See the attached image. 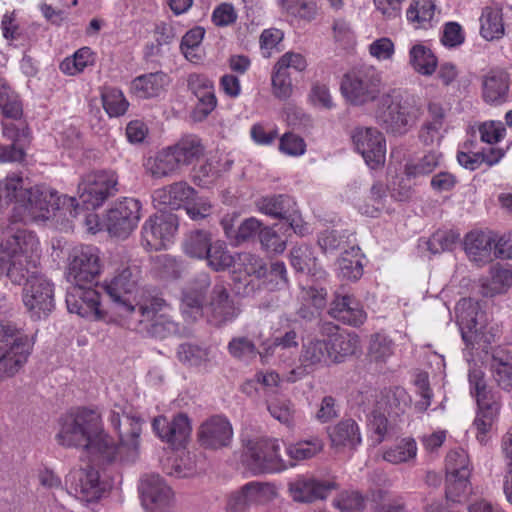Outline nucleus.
<instances>
[{"label":"nucleus","instance_id":"obj_1","mask_svg":"<svg viewBox=\"0 0 512 512\" xmlns=\"http://www.w3.org/2000/svg\"><path fill=\"white\" fill-rule=\"evenodd\" d=\"M108 421L119 434V443L105 432L100 415L81 409L63 415L59 420L56 440L66 448H81L94 461L101 463H133L140 454V435L143 421L132 409L115 404Z\"/></svg>","mask_w":512,"mask_h":512},{"label":"nucleus","instance_id":"obj_2","mask_svg":"<svg viewBox=\"0 0 512 512\" xmlns=\"http://www.w3.org/2000/svg\"><path fill=\"white\" fill-rule=\"evenodd\" d=\"M383 86L381 73L374 66H366L344 74L340 91L352 106L362 107L375 102L377 121L393 133H406L421 115L419 99L397 88L382 93Z\"/></svg>","mask_w":512,"mask_h":512},{"label":"nucleus","instance_id":"obj_3","mask_svg":"<svg viewBox=\"0 0 512 512\" xmlns=\"http://www.w3.org/2000/svg\"><path fill=\"white\" fill-rule=\"evenodd\" d=\"M118 178L113 171H95L85 174L78 184L77 196H59L57 191L46 186L28 187L26 180L19 191L17 206L13 217L19 221H39L49 219L53 213L66 208L76 212L81 204L87 210L100 207L105 200L116 192Z\"/></svg>","mask_w":512,"mask_h":512},{"label":"nucleus","instance_id":"obj_4","mask_svg":"<svg viewBox=\"0 0 512 512\" xmlns=\"http://www.w3.org/2000/svg\"><path fill=\"white\" fill-rule=\"evenodd\" d=\"M211 279L202 272L183 288L180 311L187 322H194L204 314L217 325L233 321L240 313L222 284H215L210 291Z\"/></svg>","mask_w":512,"mask_h":512},{"label":"nucleus","instance_id":"obj_5","mask_svg":"<svg viewBox=\"0 0 512 512\" xmlns=\"http://www.w3.org/2000/svg\"><path fill=\"white\" fill-rule=\"evenodd\" d=\"M40 242L29 230H16L0 240V273L6 272L12 283L21 285L30 269L38 265Z\"/></svg>","mask_w":512,"mask_h":512},{"label":"nucleus","instance_id":"obj_6","mask_svg":"<svg viewBox=\"0 0 512 512\" xmlns=\"http://www.w3.org/2000/svg\"><path fill=\"white\" fill-rule=\"evenodd\" d=\"M466 358L469 362L470 393L477 402L473 427L476 430L477 440L485 445L490 439V433L498 418L501 404L496 393L487 389L482 368L473 359H469L467 354Z\"/></svg>","mask_w":512,"mask_h":512},{"label":"nucleus","instance_id":"obj_7","mask_svg":"<svg viewBox=\"0 0 512 512\" xmlns=\"http://www.w3.org/2000/svg\"><path fill=\"white\" fill-rule=\"evenodd\" d=\"M138 270L123 266L104 281L103 289L113 302L115 312L122 318L130 319L138 310L137 302H147L151 297L139 294L137 288Z\"/></svg>","mask_w":512,"mask_h":512},{"label":"nucleus","instance_id":"obj_8","mask_svg":"<svg viewBox=\"0 0 512 512\" xmlns=\"http://www.w3.org/2000/svg\"><path fill=\"white\" fill-rule=\"evenodd\" d=\"M33 339L12 324L0 325V381L15 376L25 365Z\"/></svg>","mask_w":512,"mask_h":512},{"label":"nucleus","instance_id":"obj_9","mask_svg":"<svg viewBox=\"0 0 512 512\" xmlns=\"http://www.w3.org/2000/svg\"><path fill=\"white\" fill-rule=\"evenodd\" d=\"M457 324L467 348L488 353L494 335L488 330L487 316L478 302L469 298L461 299L456 307Z\"/></svg>","mask_w":512,"mask_h":512},{"label":"nucleus","instance_id":"obj_10","mask_svg":"<svg viewBox=\"0 0 512 512\" xmlns=\"http://www.w3.org/2000/svg\"><path fill=\"white\" fill-rule=\"evenodd\" d=\"M242 462L253 474L280 472L288 468V464L280 455L278 439L249 440L242 455Z\"/></svg>","mask_w":512,"mask_h":512},{"label":"nucleus","instance_id":"obj_11","mask_svg":"<svg viewBox=\"0 0 512 512\" xmlns=\"http://www.w3.org/2000/svg\"><path fill=\"white\" fill-rule=\"evenodd\" d=\"M24 284L22 299L31 317L40 319L47 316L54 308V287L44 275L35 268L30 269Z\"/></svg>","mask_w":512,"mask_h":512},{"label":"nucleus","instance_id":"obj_12","mask_svg":"<svg viewBox=\"0 0 512 512\" xmlns=\"http://www.w3.org/2000/svg\"><path fill=\"white\" fill-rule=\"evenodd\" d=\"M100 251L95 246L84 245L73 249L67 268V280L73 285H90L100 275Z\"/></svg>","mask_w":512,"mask_h":512},{"label":"nucleus","instance_id":"obj_13","mask_svg":"<svg viewBox=\"0 0 512 512\" xmlns=\"http://www.w3.org/2000/svg\"><path fill=\"white\" fill-rule=\"evenodd\" d=\"M138 310L130 318L135 322L149 323L150 333L158 338H166L179 332V326L168 315L165 302L151 297L147 302H137Z\"/></svg>","mask_w":512,"mask_h":512},{"label":"nucleus","instance_id":"obj_14","mask_svg":"<svg viewBox=\"0 0 512 512\" xmlns=\"http://www.w3.org/2000/svg\"><path fill=\"white\" fill-rule=\"evenodd\" d=\"M138 491L146 512H174V492L159 475H144L138 485Z\"/></svg>","mask_w":512,"mask_h":512},{"label":"nucleus","instance_id":"obj_15","mask_svg":"<svg viewBox=\"0 0 512 512\" xmlns=\"http://www.w3.org/2000/svg\"><path fill=\"white\" fill-rule=\"evenodd\" d=\"M140 210L141 204L134 198L126 197L117 201L106 214V230L113 237L127 238L137 227L141 217Z\"/></svg>","mask_w":512,"mask_h":512},{"label":"nucleus","instance_id":"obj_16","mask_svg":"<svg viewBox=\"0 0 512 512\" xmlns=\"http://www.w3.org/2000/svg\"><path fill=\"white\" fill-rule=\"evenodd\" d=\"M177 228L178 221L172 213L150 216L142 226V244L148 250L167 248L173 242Z\"/></svg>","mask_w":512,"mask_h":512},{"label":"nucleus","instance_id":"obj_17","mask_svg":"<svg viewBox=\"0 0 512 512\" xmlns=\"http://www.w3.org/2000/svg\"><path fill=\"white\" fill-rule=\"evenodd\" d=\"M352 142L365 163L376 169L384 165L386 158V140L382 132L375 127H356L352 132Z\"/></svg>","mask_w":512,"mask_h":512},{"label":"nucleus","instance_id":"obj_18","mask_svg":"<svg viewBox=\"0 0 512 512\" xmlns=\"http://www.w3.org/2000/svg\"><path fill=\"white\" fill-rule=\"evenodd\" d=\"M65 484L67 492L83 502L99 499L104 489L98 471L89 465L72 469Z\"/></svg>","mask_w":512,"mask_h":512},{"label":"nucleus","instance_id":"obj_19","mask_svg":"<svg viewBox=\"0 0 512 512\" xmlns=\"http://www.w3.org/2000/svg\"><path fill=\"white\" fill-rule=\"evenodd\" d=\"M66 305L70 313L94 321L106 320V312L101 308L99 293L85 285H73L66 295Z\"/></svg>","mask_w":512,"mask_h":512},{"label":"nucleus","instance_id":"obj_20","mask_svg":"<svg viewBox=\"0 0 512 512\" xmlns=\"http://www.w3.org/2000/svg\"><path fill=\"white\" fill-rule=\"evenodd\" d=\"M152 429L163 442L174 446L182 445L192 431L189 418L182 413L176 415L172 421H168L164 416L155 417L152 421Z\"/></svg>","mask_w":512,"mask_h":512},{"label":"nucleus","instance_id":"obj_21","mask_svg":"<svg viewBox=\"0 0 512 512\" xmlns=\"http://www.w3.org/2000/svg\"><path fill=\"white\" fill-rule=\"evenodd\" d=\"M198 438L203 447L219 449L230 444L233 438V429L227 418L213 416L201 424Z\"/></svg>","mask_w":512,"mask_h":512},{"label":"nucleus","instance_id":"obj_22","mask_svg":"<svg viewBox=\"0 0 512 512\" xmlns=\"http://www.w3.org/2000/svg\"><path fill=\"white\" fill-rule=\"evenodd\" d=\"M463 247L468 259L478 266L485 265L494 258V236L491 232L470 231L464 237Z\"/></svg>","mask_w":512,"mask_h":512},{"label":"nucleus","instance_id":"obj_23","mask_svg":"<svg viewBox=\"0 0 512 512\" xmlns=\"http://www.w3.org/2000/svg\"><path fill=\"white\" fill-rule=\"evenodd\" d=\"M331 488L332 485L329 482L318 481L309 475H298L288 484L292 499L301 503H311L318 499H324Z\"/></svg>","mask_w":512,"mask_h":512},{"label":"nucleus","instance_id":"obj_24","mask_svg":"<svg viewBox=\"0 0 512 512\" xmlns=\"http://www.w3.org/2000/svg\"><path fill=\"white\" fill-rule=\"evenodd\" d=\"M490 372L493 382L504 391L512 390V344L492 350Z\"/></svg>","mask_w":512,"mask_h":512},{"label":"nucleus","instance_id":"obj_25","mask_svg":"<svg viewBox=\"0 0 512 512\" xmlns=\"http://www.w3.org/2000/svg\"><path fill=\"white\" fill-rule=\"evenodd\" d=\"M176 356L182 364L208 372L216 364L217 352L207 346L183 343L177 348Z\"/></svg>","mask_w":512,"mask_h":512},{"label":"nucleus","instance_id":"obj_26","mask_svg":"<svg viewBox=\"0 0 512 512\" xmlns=\"http://www.w3.org/2000/svg\"><path fill=\"white\" fill-rule=\"evenodd\" d=\"M427 109L429 116L419 130V140L426 146H438L444 138L445 112L436 101H430Z\"/></svg>","mask_w":512,"mask_h":512},{"label":"nucleus","instance_id":"obj_27","mask_svg":"<svg viewBox=\"0 0 512 512\" xmlns=\"http://www.w3.org/2000/svg\"><path fill=\"white\" fill-rule=\"evenodd\" d=\"M195 190L186 182H175L171 185L157 189L153 193V202L156 206L179 209L184 207L193 199Z\"/></svg>","mask_w":512,"mask_h":512},{"label":"nucleus","instance_id":"obj_28","mask_svg":"<svg viewBox=\"0 0 512 512\" xmlns=\"http://www.w3.org/2000/svg\"><path fill=\"white\" fill-rule=\"evenodd\" d=\"M509 94V77L503 70H490L482 79V97L492 105L507 101Z\"/></svg>","mask_w":512,"mask_h":512},{"label":"nucleus","instance_id":"obj_29","mask_svg":"<svg viewBox=\"0 0 512 512\" xmlns=\"http://www.w3.org/2000/svg\"><path fill=\"white\" fill-rule=\"evenodd\" d=\"M332 447L355 450L362 443V435L357 422L353 419L339 421L328 430Z\"/></svg>","mask_w":512,"mask_h":512},{"label":"nucleus","instance_id":"obj_30","mask_svg":"<svg viewBox=\"0 0 512 512\" xmlns=\"http://www.w3.org/2000/svg\"><path fill=\"white\" fill-rule=\"evenodd\" d=\"M330 314L343 323L358 326L366 320V312L358 300L350 295L337 296L332 302Z\"/></svg>","mask_w":512,"mask_h":512},{"label":"nucleus","instance_id":"obj_31","mask_svg":"<svg viewBox=\"0 0 512 512\" xmlns=\"http://www.w3.org/2000/svg\"><path fill=\"white\" fill-rule=\"evenodd\" d=\"M299 361L312 371L322 368L330 363L329 347L326 341L307 339L303 342Z\"/></svg>","mask_w":512,"mask_h":512},{"label":"nucleus","instance_id":"obj_32","mask_svg":"<svg viewBox=\"0 0 512 512\" xmlns=\"http://www.w3.org/2000/svg\"><path fill=\"white\" fill-rule=\"evenodd\" d=\"M480 35L487 41L500 39L504 35L502 8L490 5L482 9L480 18Z\"/></svg>","mask_w":512,"mask_h":512},{"label":"nucleus","instance_id":"obj_33","mask_svg":"<svg viewBox=\"0 0 512 512\" xmlns=\"http://www.w3.org/2000/svg\"><path fill=\"white\" fill-rule=\"evenodd\" d=\"M330 353V362L340 363L352 356L359 349V339L355 334L348 332H335L327 343Z\"/></svg>","mask_w":512,"mask_h":512},{"label":"nucleus","instance_id":"obj_34","mask_svg":"<svg viewBox=\"0 0 512 512\" xmlns=\"http://www.w3.org/2000/svg\"><path fill=\"white\" fill-rule=\"evenodd\" d=\"M168 84V77L163 72L149 73L135 78L131 82L132 93L142 99L159 96Z\"/></svg>","mask_w":512,"mask_h":512},{"label":"nucleus","instance_id":"obj_35","mask_svg":"<svg viewBox=\"0 0 512 512\" xmlns=\"http://www.w3.org/2000/svg\"><path fill=\"white\" fill-rule=\"evenodd\" d=\"M408 64L414 72L422 76H431L437 69L438 60L429 47L417 43L409 49Z\"/></svg>","mask_w":512,"mask_h":512},{"label":"nucleus","instance_id":"obj_36","mask_svg":"<svg viewBox=\"0 0 512 512\" xmlns=\"http://www.w3.org/2000/svg\"><path fill=\"white\" fill-rule=\"evenodd\" d=\"M266 273V265L262 258L250 252H242L235 256L233 263L234 280L246 281L247 277L261 278Z\"/></svg>","mask_w":512,"mask_h":512},{"label":"nucleus","instance_id":"obj_37","mask_svg":"<svg viewBox=\"0 0 512 512\" xmlns=\"http://www.w3.org/2000/svg\"><path fill=\"white\" fill-rule=\"evenodd\" d=\"M512 286V267L494 265L489 276L482 279V288L486 296L505 293Z\"/></svg>","mask_w":512,"mask_h":512},{"label":"nucleus","instance_id":"obj_38","mask_svg":"<svg viewBox=\"0 0 512 512\" xmlns=\"http://www.w3.org/2000/svg\"><path fill=\"white\" fill-rule=\"evenodd\" d=\"M418 446L412 437L399 440L395 445L383 451V459L391 464H414L417 458Z\"/></svg>","mask_w":512,"mask_h":512},{"label":"nucleus","instance_id":"obj_39","mask_svg":"<svg viewBox=\"0 0 512 512\" xmlns=\"http://www.w3.org/2000/svg\"><path fill=\"white\" fill-rule=\"evenodd\" d=\"M144 168L155 178L169 176L179 169L170 147L148 157L144 162Z\"/></svg>","mask_w":512,"mask_h":512},{"label":"nucleus","instance_id":"obj_40","mask_svg":"<svg viewBox=\"0 0 512 512\" xmlns=\"http://www.w3.org/2000/svg\"><path fill=\"white\" fill-rule=\"evenodd\" d=\"M213 241L212 234L209 231L194 230L185 235L182 250L190 258L204 260Z\"/></svg>","mask_w":512,"mask_h":512},{"label":"nucleus","instance_id":"obj_41","mask_svg":"<svg viewBox=\"0 0 512 512\" xmlns=\"http://www.w3.org/2000/svg\"><path fill=\"white\" fill-rule=\"evenodd\" d=\"M435 8L433 0H412L406 10L407 21L416 29H428L432 26Z\"/></svg>","mask_w":512,"mask_h":512},{"label":"nucleus","instance_id":"obj_42","mask_svg":"<svg viewBox=\"0 0 512 512\" xmlns=\"http://www.w3.org/2000/svg\"><path fill=\"white\" fill-rule=\"evenodd\" d=\"M323 441L319 437L299 440L286 445V454L292 461L288 467L295 466L296 462L315 457L323 449Z\"/></svg>","mask_w":512,"mask_h":512},{"label":"nucleus","instance_id":"obj_43","mask_svg":"<svg viewBox=\"0 0 512 512\" xmlns=\"http://www.w3.org/2000/svg\"><path fill=\"white\" fill-rule=\"evenodd\" d=\"M256 206L262 214L284 220L296 202L287 195H273L259 199Z\"/></svg>","mask_w":512,"mask_h":512},{"label":"nucleus","instance_id":"obj_44","mask_svg":"<svg viewBox=\"0 0 512 512\" xmlns=\"http://www.w3.org/2000/svg\"><path fill=\"white\" fill-rule=\"evenodd\" d=\"M505 155V152L498 148H490L487 152H471L461 150L457 154L458 163L471 171L476 170L482 163L489 166L497 164Z\"/></svg>","mask_w":512,"mask_h":512},{"label":"nucleus","instance_id":"obj_45","mask_svg":"<svg viewBox=\"0 0 512 512\" xmlns=\"http://www.w3.org/2000/svg\"><path fill=\"white\" fill-rule=\"evenodd\" d=\"M178 167L190 165L203 154V146L196 137H187L170 147Z\"/></svg>","mask_w":512,"mask_h":512},{"label":"nucleus","instance_id":"obj_46","mask_svg":"<svg viewBox=\"0 0 512 512\" xmlns=\"http://www.w3.org/2000/svg\"><path fill=\"white\" fill-rule=\"evenodd\" d=\"M394 354L393 341L383 334H375L371 337L367 356L371 363L382 367Z\"/></svg>","mask_w":512,"mask_h":512},{"label":"nucleus","instance_id":"obj_47","mask_svg":"<svg viewBox=\"0 0 512 512\" xmlns=\"http://www.w3.org/2000/svg\"><path fill=\"white\" fill-rule=\"evenodd\" d=\"M96 55L89 47L78 49L72 56L66 57L60 64V70L67 75L74 76L83 72L87 67L95 64Z\"/></svg>","mask_w":512,"mask_h":512},{"label":"nucleus","instance_id":"obj_48","mask_svg":"<svg viewBox=\"0 0 512 512\" xmlns=\"http://www.w3.org/2000/svg\"><path fill=\"white\" fill-rule=\"evenodd\" d=\"M204 260L209 268L219 272L233 267L235 256L230 253L224 241L214 240Z\"/></svg>","mask_w":512,"mask_h":512},{"label":"nucleus","instance_id":"obj_49","mask_svg":"<svg viewBox=\"0 0 512 512\" xmlns=\"http://www.w3.org/2000/svg\"><path fill=\"white\" fill-rule=\"evenodd\" d=\"M441 154L431 151L423 157L408 161L405 164L404 173L408 179H416L432 173L440 164Z\"/></svg>","mask_w":512,"mask_h":512},{"label":"nucleus","instance_id":"obj_50","mask_svg":"<svg viewBox=\"0 0 512 512\" xmlns=\"http://www.w3.org/2000/svg\"><path fill=\"white\" fill-rule=\"evenodd\" d=\"M338 275L347 280H358L363 274V263L359 249L352 248L338 259Z\"/></svg>","mask_w":512,"mask_h":512},{"label":"nucleus","instance_id":"obj_51","mask_svg":"<svg viewBox=\"0 0 512 512\" xmlns=\"http://www.w3.org/2000/svg\"><path fill=\"white\" fill-rule=\"evenodd\" d=\"M298 347V337L294 330L287 331L283 336L276 337L272 342L263 343V352L260 357L263 362H267L269 356L276 355L282 357L285 351L296 349Z\"/></svg>","mask_w":512,"mask_h":512},{"label":"nucleus","instance_id":"obj_52","mask_svg":"<svg viewBox=\"0 0 512 512\" xmlns=\"http://www.w3.org/2000/svg\"><path fill=\"white\" fill-rule=\"evenodd\" d=\"M267 409L270 415L283 425L289 428L294 426L296 410L289 399L273 397L267 401Z\"/></svg>","mask_w":512,"mask_h":512},{"label":"nucleus","instance_id":"obj_53","mask_svg":"<svg viewBox=\"0 0 512 512\" xmlns=\"http://www.w3.org/2000/svg\"><path fill=\"white\" fill-rule=\"evenodd\" d=\"M205 35L202 27H195L182 37L180 50L185 58L193 63H197L202 58L200 45Z\"/></svg>","mask_w":512,"mask_h":512},{"label":"nucleus","instance_id":"obj_54","mask_svg":"<svg viewBox=\"0 0 512 512\" xmlns=\"http://www.w3.org/2000/svg\"><path fill=\"white\" fill-rule=\"evenodd\" d=\"M300 298L304 307L299 310V314L303 318H308L325 306L326 291L322 288L318 289L314 286H309L302 288Z\"/></svg>","mask_w":512,"mask_h":512},{"label":"nucleus","instance_id":"obj_55","mask_svg":"<svg viewBox=\"0 0 512 512\" xmlns=\"http://www.w3.org/2000/svg\"><path fill=\"white\" fill-rule=\"evenodd\" d=\"M243 487L251 505L267 503L277 496V489L271 483L251 481Z\"/></svg>","mask_w":512,"mask_h":512},{"label":"nucleus","instance_id":"obj_56","mask_svg":"<svg viewBox=\"0 0 512 512\" xmlns=\"http://www.w3.org/2000/svg\"><path fill=\"white\" fill-rule=\"evenodd\" d=\"M460 240V234L454 230H439L425 242L428 250L433 254L453 250Z\"/></svg>","mask_w":512,"mask_h":512},{"label":"nucleus","instance_id":"obj_57","mask_svg":"<svg viewBox=\"0 0 512 512\" xmlns=\"http://www.w3.org/2000/svg\"><path fill=\"white\" fill-rule=\"evenodd\" d=\"M0 110L5 118L17 120L22 115V107L17 95L0 79Z\"/></svg>","mask_w":512,"mask_h":512},{"label":"nucleus","instance_id":"obj_58","mask_svg":"<svg viewBox=\"0 0 512 512\" xmlns=\"http://www.w3.org/2000/svg\"><path fill=\"white\" fill-rule=\"evenodd\" d=\"M368 55L379 63L392 62L396 48L393 40L383 36L374 39L367 46Z\"/></svg>","mask_w":512,"mask_h":512},{"label":"nucleus","instance_id":"obj_59","mask_svg":"<svg viewBox=\"0 0 512 512\" xmlns=\"http://www.w3.org/2000/svg\"><path fill=\"white\" fill-rule=\"evenodd\" d=\"M463 473H466L464 470ZM470 475H448L446 497L452 502H461L470 493Z\"/></svg>","mask_w":512,"mask_h":512},{"label":"nucleus","instance_id":"obj_60","mask_svg":"<svg viewBox=\"0 0 512 512\" xmlns=\"http://www.w3.org/2000/svg\"><path fill=\"white\" fill-rule=\"evenodd\" d=\"M102 103L105 111L110 117L121 116L128 108V102L123 93L117 89L105 90L102 93Z\"/></svg>","mask_w":512,"mask_h":512},{"label":"nucleus","instance_id":"obj_61","mask_svg":"<svg viewBox=\"0 0 512 512\" xmlns=\"http://www.w3.org/2000/svg\"><path fill=\"white\" fill-rule=\"evenodd\" d=\"M315 260L311 248L305 244L294 246L290 252V263L299 272H311Z\"/></svg>","mask_w":512,"mask_h":512},{"label":"nucleus","instance_id":"obj_62","mask_svg":"<svg viewBox=\"0 0 512 512\" xmlns=\"http://www.w3.org/2000/svg\"><path fill=\"white\" fill-rule=\"evenodd\" d=\"M274 226H264L262 231L260 232L259 241L261 247L269 253L281 254L285 251L287 241L283 237H281Z\"/></svg>","mask_w":512,"mask_h":512},{"label":"nucleus","instance_id":"obj_63","mask_svg":"<svg viewBox=\"0 0 512 512\" xmlns=\"http://www.w3.org/2000/svg\"><path fill=\"white\" fill-rule=\"evenodd\" d=\"M24 186V179L17 173L9 174L5 180L0 184V201L4 200L6 203L13 202L17 206L19 199V191Z\"/></svg>","mask_w":512,"mask_h":512},{"label":"nucleus","instance_id":"obj_64","mask_svg":"<svg viewBox=\"0 0 512 512\" xmlns=\"http://www.w3.org/2000/svg\"><path fill=\"white\" fill-rule=\"evenodd\" d=\"M279 151L290 157H299L306 152L304 139L294 133H285L279 140Z\"/></svg>","mask_w":512,"mask_h":512}]
</instances>
